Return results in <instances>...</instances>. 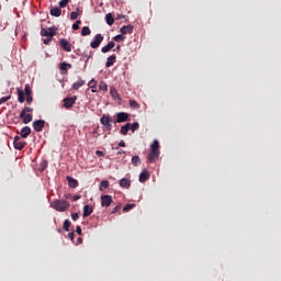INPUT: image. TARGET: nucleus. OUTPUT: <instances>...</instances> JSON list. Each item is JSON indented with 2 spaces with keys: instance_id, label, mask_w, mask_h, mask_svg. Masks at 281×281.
I'll return each instance as SVG.
<instances>
[{
  "instance_id": "39448f33",
  "label": "nucleus",
  "mask_w": 281,
  "mask_h": 281,
  "mask_svg": "<svg viewBox=\"0 0 281 281\" xmlns=\"http://www.w3.org/2000/svg\"><path fill=\"white\" fill-rule=\"evenodd\" d=\"M116 124H122L123 122H131V116L126 112L116 113V119L114 121Z\"/></svg>"
},
{
  "instance_id": "58836bf2",
  "label": "nucleus",
  "mask_w": 281,
  "mask_h": 281,
  "mask_svg": "<svg viewBox=\"0 0 281 281\" xmlns=\"http://www.w3.org/2000/svg\"><path fill=\"white\" fill-rule=\"evenodd\" d=\"M25 95H32V88H30L29 83L24 87Z\"/></svg>"
},
{
  "instance_id": "f8f14e48",
  "label": "nucleus",
  "mask_w": 281,
  "mask_h": 281,
  "mask_svg": "<svg viewBox=\"0 0 281 281\" xmlns=\"http://www.w3.org/2000/svg\"><path fill=\"white\" fill-rule=\"evenodd\" d=\"M20 120H23V124H30V122L33 120V116L32 114H25V112H21Z\"/></svg>"
},
{
  "instance_id": "49530a36",
  "label": "nucleus",
  "mask_w": 281,
  "mask_h": 281,
  "mask_svg": "<svg viewBox=\"0 0 281 281\" xmlns=\"http://www.w3.org/2000/svg\"><path fill=\"white\" fill-rule=\"evenodd\" d=\"M71 218L72 221H78V218H80V215L78 213H72Z\"/></svg>"
},
{
  "instance_id": "412c9836",
  "label": "nucleus",
  "mask_w": 281,
  "mask_h": 281,
  "mask_svg": "<svg viewBox=\"0 0 281 281\" xmlns=\"http://www.w3.org/2000/svg\"><path fill=\"white\" fill-rule=\"evenodd\" d=\"M121 188H125L126 190H128V188H131V181L126 178H122L119 182Z\"/></svg>"
},
{
  "instance_id": "6e6552de",
  "label": "nucleus",
  "mask_w": 281,
  "mask_h": 281,
  "mask_svg": "<svg viewBox=\"0 0 281 281\" xmlns=\"http://www.w3.org/2000/svg\"><path fill=\"white\" fill-rule=\"evenodd\" d=\"M27 143L25 140H21V137L15 136L13 140V146L15 150H23L25 148Z\"/></svg>"
},
{
  "instance_id": "0eeeda50",
  "label": "nucleus",
  "mask_w": 281,
  "mask_h": 281,
  "mask_svg": "<svg viewBox=\"0 0 281 281\" xmlns=\"http://www.w3.org/2000/svg\"><path fill=\"white\" fill-rule=\"evenodd\" d=\"M78 100L77 95L67 97L63 100L65 109H71Z\"/></svg>"
},
{
  "instance_id": "b1692460",
  "label": "nucleus",
  "mask_w": 281,
  "mask_h": 281,
  "mask_svg": "<svg viewBox=\"0 0 281 281\" xmlns=\"http://www.w3.org/2000/svg\"><path fill=\"white\" fill-rule=\"evenodd\" d=\"M128 131H131V123H126L121 127V135H128Z\"/></svg>"
},
{
  "instance_id": "79ce46f5",
  "label": "nucleus",
  "mask_w": 281,
  "mask_h": 281,
  "mask_svg": "<svg viewBox=\"0 0 281 281\" xmlns=\"http://www.w3.org/2000/svg\"><path fill=\"white\" fill-rule=\"evenodd\" d=\"M11 98V95L0 98V104H5V102H8V100H10Z\"/></svg>"
},
{
  "instance_id": "37998d69",
  "label": "nucleus",
  "mask_w": 281,
  "mask_h": 281,
  "mask_svg": "<svg viewBox=\"0 0 281 281\" xmlns=\"http://www.w3.org/2000/svg\"><path fill=\"white\" fill-rule=\"evenodd\" d=\"M34 110L32 108H24L21 113L27 114V113H32Z\"/></svg>"
},
{
  "instance_id": "680f3d73",
  "label": "nucleus",
  "mask_w": 281,
  "mask_h": 281,
  "mask_svg": "<svg viewBox=\"0 0 281 281\" xmlns=\"http://www.w3.org/2000/svg\"><path fill=\"white\" fill-rule=\"evenodd\" d=\"M57 232L60 234V232H63V229L59 228V229H57Z\"/></svg>"
},
{
  "instance_id": "a211bd4d",
  "label": "nucleus",
  "mask_w": 281,
  "mask_h": 281,
  "mask_svg": "<svg viewBox=\"0 0 281 281\" xmlns=\"http://www.w3.org/2000/svg\"><path fill=\"white\" fill-rule=\"evenodd\" d=\"M93 214V207H91L89 204H86L83 206V216L87 218V216H91Z\"/></svg>"
},
{
  "instance_id": "f3484780",
  "label": "nucleus",
  "mask_w": 281,
  "mask_h": 281,
  "mask_svg": "<svg viewBox=\"0 0 281 281\" xmlns=\"http://www.w3.org/2000/svg\"><path fill=\"white\" fill-rule=\"evenodd\" d=\"M77 54H78V56H82L83 58H87L86 63H89V58L93 57V52L89 50V48H88V50L83 52L82 54H80V53H77Z\"/></svg>"
},
{
  "instance_id": "aec40b11",
  "label": "nucleus",
  "mask_w": 281,
  "mask_h": 281,
  "mask_svg": "<svg viewBox=\"0 0 281 281\" xmlns=\"http://www.w3.org/2000/svg\"><path fill=\"white\" fill-rule=\"evenodd\" d=\"M16 91H18V100L20 104H23V102H25V92L20 88H18Z\"/></svg>"
},
{
  "instance_id": "6e6d98bb",
  "label": "nucleus",
  "mask_w": 281,
  "mask_h": 281,
  "mask_svg": "<svg viewBox=\"0 0 281 281\" xmlns=\"http://www.w3.org/2000/svg\"><path fill=\"white\" fill-rule=\"evenodd\" d=\"M72 201H80V195H74Z\"/></svg>"
},
{
  "instance_id": "2f4dec72",
  "label": "nucleus",
  "mask_w": 281,
  "mask_h": 281,
  "mask_svg": "<svg viewBox=\"0 0 281 281\" xmlns=\"http://www.w3.org/2000/svg\"><path fill=\"white\" fill-rule=\"evenodd\" d=\"M99 91H109V85H106L104 81H101L99 85Z\"/></svg>"
},
{
  "instance_id": "9d476101",
  "label": "nucleus",
  "mask_w": 281,
  "mask_h": 281,
  "mask_svg": "<svg viewBox=\"0 0 281 281\" xmlns=\"http://www.w3.org/2000/svg\"><path fill=\"white\" fill-rule=\"evenodd\" d=\"M33 128L36 133H41L45 128V121L36 120L33 122Z\"/></svg>"
},
{
  "instance_id": "603ef678",
  "label": "nucleus",
  "mask_w": 281,
  "mask_h": 281,
  "mask_svg": "<svg viewBox=\"0 0 281 281\" xmlns=\"http://www.w3.org/2000/svg\"><path fill=\"white\" fill-rule=\"evenodd\" d=\"M75 12H78V15L82 16V10H80V8H77Z\"/></svg>"
},
{
  "instance_id": "f704fd0d",
  "label": "nucleus",
  "mask_w": 281,
  "mask_h": 281,
  "mask_svg": "<svg viewBox=\"0 0 281 281\" xmlns=\"http://www.w3.org/2000/svg\"><path fill=\"white\" fill-rule=\"evenodd\" d=\"M130 106L131 109H139V103L135 100H130Z\"/></svg>"
},
{
  "instance_id": "a878e982",
  "label": "nucleus",
  "mask_w": 281,
  "mask_h": 281,
  "mask_svg": "<svg viewBox=\"0 0 281 281\" xmlns=\"http://www.w3.org/2000/svg\"><path fill=\"white\" fill-rule=\"evenodd\" d=\"M80 87H85V80L79 79L77 82H75L72 85V89H75V91H78V89H80Z\"/></svg>"
},
{
  "instance_id": "a18cd8bd",
  "label": "nucleus",
  "mask_w": 281,
  "mask_h": 281,
  "mask_svg": "<svg viewBox=\"0 0 281 281\" xmlns=\"http://www.w3.org/2000/svg\"><path fill=\"white\" fill-rule=\"evenodd\" d=\"M41 168H42V171L47 168V160H43V161L41 162Z\"/></svg>"
},
{
  "instance_id": "72a5a7b5",
  "label": "nucleus",
  "mask_w": 281,
  "mask_h": 281,
  "mask_svg": "<svg viewBox=\"0 0 281 281\" xmlns=\"http://www.w3.org/2000/svg\"><path fill=\"white\" fill-rule=\"evenodd\" d=\"M125 36L124 35H122V34H119V35H116V36H114L113 37V41L115 42V43H120L121 41H125Z\"/></svg>"
},
{
  "instance_id": "6ab92c4d",
  "label": "nucleus",
  "mask_w": 281,
  "mask_h": 281,
  "mask_svg": "<svg viewBox=\"0 0 281 281\" xmlns=\"http://www.w3.org/2000/svg\"><path fill=\"white\" fill-rule=\"evenodd\" d=\"M121 34H133V25H124L120 30Z\"/></svg>"
},
{
  "instance_id": "4d7b16f0",
  "label": "nucleus",
  "mask_w": 281,
  "mask_h": 281,
  "mask_svg": "<svg viewBox=\"0 0 281 281\" xmlns=\"http://www.w3.org/2000/svg\"><path fill=\"white\" fill-rule=\"evenodd\" d=\"M68 238H70L71 240H74L75 234H74V233H69V234H68Z\"/></svg>"
},
{
  "instance_id": "9b49d317",
  "label": "nucleus",
  "mask_w": 281,
  "mask_h": 281,
  "mask_svg": "<svg viewBox=\"0 0 281 281\" xmlns=\"http://www.w3.org/2000/svg\"><path fill=\"white\" fill-rule=\"evenodd\" d=\"M59 47L64 50V52H71V43H69L67 40L61 38L59 41Z\"/></svg>"
},
{
  "instance_id": "c03bdc74",
  "label": "nucleus",
  "mask_w": 281,
  "mask_h": 281,
  "mask_svg": "<svg viewBox=\"0 0 281 281\" xmlns=\"http://www.w3.org/2000/svg\"><path fill=\"white\" fill-rule=\"evenodd\" d=\"M120 210H122V206H121V205H116V206L112 210L111 214H117V212H120Z\"/></svg>"
},
{
  "instance_id": "5fc2aeb1",
  "label": "nucleus",
  "mask_w": 281,
  "mask_h": 281,
  "mask_svg": "<svg viewBox=\"0 0 281 281\" xmlns=\"http://www.w3.org/2000/svg\"><path fill=\"white\" fill-rule=\"evenodd\" d=\"M97 155H98L99 157H104V153H103V151H100V150H97Z\"/></svg>"
},
{
  "instance_id": "7c9ffc66",
  "label": "nucleus",
  "mask_w": 281,
  "mask_h": 281,
  "mask_svg": "<svg viewBox=\"0 0 281 281\" xmlns=\"http://www.w3.org/2000/svg\"><path fill=\"white\" fill-rule=\"evenodd\" d=\"M91 34V29L89 26H83L81 30V36H89Z\"/></svg>"
},
{
  "instance_id": "dca6fc26",
  "label": "nucleus",
  "mask_w": 281,
  "mask_h": 281,
  "mask_svg": "<svg viewBox=\"0 0 281 281\" xmlns=\"http://www.w3.org/2000/svg\"><path fill=\"white\" fill-rule=\"evenodd\" d=\"M115 60H117V56L111 55L110 57L106 58L105 67H113L115 65Z\"/></svg>"
},
{
  "instance_id": "f03ea898",
  "label": "nucleus",
  "mask_w": 281,
  "mask_h": 281,
  "mask_svg": "<svg viewBox=\"0 0 281 281\" xmlns=\"http://www.w3.org/2000/svg\"><path fill=\"white\" fill-rule=\"evenodd\" d=\"M50 207H53V210H56V212H67V210L71 207V204L67 200L60 199V200H54L50 203Z\"/></svg>"
},
{
  "instance_id": "8fccbe9b",
  "label": "nucleus",
  "mask_w": 281,
  "mask_h": 281,
  "mask_svg": "<svg viewBox=\"0 0 281 281\" xmlns=\"http://www.w3.org/2000/svg\"><path fill=\"white\" fill-rule=\"evenodd\" d=\"M76 232L79 236H82V228L80 226H77Z\"/></svg>"
},
{
  "instance_id": "09e8293b",
  "label": "nucleus",
  "mask_w": 281,
  "mask_h": 281,
  "mask_svg": "<svg viewBox=\"0 0 281 281\" xmlns=\"http://www.w3.org/2000/svg\"><path fill=\"white\" fill-rule=\"evenodd\" d=\"M34 99L32 98V94H29V95H26V102H27V104H32V101H33Z\"/></svg>"
},
{
  "instance_id": "c9c22d12",
  "label": "nucleus",
  "mask_w": 281,
  "mask_h": 281,
  "mask_svg": "<svg viewBox=\"0 0 281 281\" xmlns=\"http://www.w3.org/2000/svg\"><path fill=\"white\" fill-rule=\"evenodd\" d=\"M89 86H90V89H91L92 93H97L98 92V90L95 88V80H91L89 82Z\"/></svg>"
},
{
  "instance_id": "052dcab7",
  "label": "nucleus",
  "mask_w": 281,
  "mask_h": 281,
  "mask_svg": "<svg viewBox=\"0 0 281 281\" xmlns=\"http://www.w3.org/2000/svg\"><path fill=\"white\" fill-rule=\"evenodd\" d=\"M81 23H82V21L78 20L75 24L80 26Z\"/></svg>"
},
{
  "instance_id": "473e14b6",
  "label": "nucleus",
  "mask_w": 281,
  "mask_h": 281,
  "mask_svg": "<svg viewBox=\"0 0 281 281\" xmlns=\"http://www.w3.org/2000/svg\"><path fill=\"white\" fill-rule=\"evenodd\" d=\"M69 227H71V221L65 220L64 225H63V229L65 232H69Z\"/></svg>"
},
{
  "instance_id": "ea45409f",
  "label": "nucleus",
  "mask_w": 281,
  "mask_h": 281,
  "mask_svg": "<svg viewBox=\"0 0 281 281\" xmlns=\"http://www.w3.org/2000/svg\"><path fill=\"white\" fill-rule=\"evenodd\" d=\"M133 207H135V204H126L123 207V212H131V210H133Z\"/></svg>"
},
{
  "instance_id": "2eb2a0df",
  "label": "nucleus",
  "mask_w": 281,
  "mask_h": 281,
  "mask_svg": "<svg viewBox=\"0 0 281 281\" xmlns=\"http://www.w3.org/2000/svg\"><path fill=\"white\" fill-rule=\"evenodd\" d=\"M30 133H32V128H30V126H24L22 130H21V137L23 139H27V137H30Z\"/></svg>"
},
{
  "instance_id": "e2e57ef3",
  "label": "nucleus",
  "mask_w": 281,
  "mask_h": 281,
  "mask_svg": "<svg viewBox=\"0 0 281 281\" xmlns=\"http://www.w3.org/2000/svg\"><path fill=\"white\" fill-rule=\"evenodd\" d=\"M65 196H66V199H69L70 195L68 194V195H65Z\"/></svg>"
},
{
  "instance_id": "f257e3e1",
  "label": "nucleus",
  "mask_w": 281,
  "mask_h": 281,
  "mask_svg": "<svg viewBox=\"0 0 281 281\" xmlns=\"http://www.w3.org/2000/svg\"><path fill=\"white\" fill-rule=\"evenodd\" d=\"M160 145L159 140L155 139L153 144L150 145L149 155H148V161L149 164H153L159 159V155L161 153L159 151Z\"/></svg>"
},
{
  "instance_id": "de8ad7c7",
  "label": "nucleus",
  "mask_w": 281,
  "mask_h": 281,
  "mask_svg": "<svg viewBox=\"0 0 281 281\" xmlns=\"http://www.w3.org/2000/svg\"><path fill=\"white\" fill-rule=\"evenodd\" d=\"M52 38L53 37H47V38L43 40L44 45H49V43H52Z\"/></svg>"
},
{
  "instance_id": "13d9d810",
  "label": "nucleus",
  "mask_w": 281,
  "mask_h": 281,
  "mask_svg": "<svg viewBox=\"0 0 281 281\" xmlns=\"http://www.w3.org/2000/svg\"><path fill=\"white\" fill-rule=\"evenodd\" d=\"M72 30H80V26H78V24H72Z\"/></svg>"
},
{
  "instance_id": "cd10ccee",
  "label": "nucleus",
  "mask_w": 281,
  "mask_h": 281,
  "mask_svg": "<svg viewBox=\"0 0 281 281\" xmlns=\"http://www.w3.org/2000/svg\"><path fill=\"white\" fill-rule=\"evenodd\" d=\"M71 64H67L65 61H63L61 64H59V69L60 71H67V69H71Z\"/></svg>"
},
{
  "instance_id": "393cba45",
  "label": "nucleus",
  "mask_w": 281,
  "mask_h": 281,
  "mask_svg": "<svg viewBox=\"0 0 281 281\" xmlns=\"http://www.w3.org/2000/svg\"><path fill=\"white\" fill-rule=\"evenodd\" d=\"M67 181L69 188H76L78 186V180L74 179L72 177L67 176Z\"/></svg>"
},
{
  "instance_id": "a19ab883",
  "label": "nucleus",
  "mask_w": 281,
  "mask_h": 281,
  "mask_svg": "<svg viewBox=\"0 0 281 281\" xmlns=\"http://www.w3.org/2000/svg\"><path fill=\"white\" fill-rule=\"evenodd\" d=\"M78 16H80V15L78 14L77 11H72V12L70 13V20H71V21H76V19H78Z\"/></svg>"
},
{
  "instance_id": "c756f323",
  "label": "nucleus",
  "mask_w": 281,
  "mask_h": 281,
  "mask_svg": "<svg viewBox=\"0 0 281 281\" xmlns=\"http://www.w3.org/2000/svg\"><path fill=\"white\" fill-rule=\"evenodd\" d=\"M106 188H109V181H106V180L101 181L100 187H99L100 192H104V190H106Z\"/></svg>"
},
{
  "instance_id": "7ed1b4c3",
  "label": "nucleus",
  "mask_w": 281,
  "mask_h": 281,
  "mask_svg": "<svg viewBox=\"0 0 281 281\" xmlns=\"http://www.w3.org/2000/svg\"><path fill=\"white\" fill-rule=\"evenodd\" d=\"M56 32H58V27H56V26H50L48 29H42L41 36L54 38V36H56Z\"/></svg>"
},
{
  "instance_id": "423d86ee",
  "label": "nucleus",
  "mask_w": 281,
  "mask_h": 281,
  "mask_svg": "<svg viewBox=\"0 0 281 281\" xmlns=\"http://www.w3.org/2000/svg\"><path fill=\"white\" fill-rule=\"evenodd\" d=\"M102 41H104V36H102V34H97L90 43V47L92 49H98V47H100L102 44Z\"/></svg>"
},
{
  "instance_id": "ddd939ff",
  "label": "nucleus",
  "mask_w": 281,
  "mask_h": 281,
  "mask_svg": "<svg viewBox=\"0 0 281 281\" xmlns=\"http://www.w3.org/2000/svg\"><path fill=\"white\" fill-rule=\"evenodd\" d=\"M150 179V173L148 170H143L139 175V182L145 183V181H148Z\"/></svg>"
},
{
  "instance_id": "4be33fe9",
  "label": "nucleus",
  "mask_w": 281,
  "mask_h": 281,
  "mask_svg": "<svg viewBox=\"0 0 281 281\" xmlns=\"http://www.w3.org/2000/svg\"><path fill=\"white\" fill-rule=\"evenodd\" d=\"M63 14V10L60 9V7H55L53 9H50V16H60Z\"/></svg>"
},
{
  "instance_id": "1a4fd4ad",
  "label": "nucleus",
  "mask_w": 281,
  "mask_h": 281,
  "mask_svg": "<svg viewBox=\"0 0 281 281\" xmlns=\"http://www.w3.org/2000/svg\"><path fill=\"white\" fill-rule=\"evenodd\" d=\"M111 203H113V196L101 195V207H111Z\"/></svg>"
},
{
  "instance_id": "e433bc0d",
  "label": "nucleus",
  "mask_w": 281,
  "mask_h": 281,
  "mask_svg": "<svg viewBox=\"0 0 281 281\" xmlns=\"http://www.w3.org/2000/svg\"><path fill=\"white\" fill-rule=\"evenodd\" d=\"M138 128H139V123L135 122L131 124L130 131H132V133H135V131H137Z\"/></svg>"
},
{
  "instance_id": "bb28decb",
  "label": "nucleus",
  "mask_w": 281,
  "mask_h": 281,
  "mask_svg": "<svg viewBox=\"0 0 281 281\" xmlns=\"http://www.w3.org/2000/svg\"><path fill=\"white\" fill-rule=\"evenodd\" d=\"M105 21L108 25H113V23H115V19H113V14L111 13L105 14Z\"/></svg>"
},
{
  "instance_id": "20e7f679",
  "label": "nucleus",
  "mask_w": 281,
  "mask_h": 281,
  "mask_svg": "<svg viewBox=\"0 0 281 281\" xmlns=\"http://www.w3.org/2000/svg\"><path fill=\"white\" fill-rule=\"evenodd\" d=\"M100 122L106 128V131L113 130V125L111 124V122H113V117L106 114H103L102 117L100 119Z\"/></svg>"
},
{
  "instance_id": "c85d7f7f",
  "label": "nucleus",
  "mask_w": 281,
  "mask_h": 281,
  "mask_svg": "<svg viewBox=\"0 0 281 281\" xmlns=\"http://www.w3.org/2000/svg\"><path fill=\"white\" fill-rule=\"evenodd\" d=\"M132 164H133V166L142 165V158H139V156H133L132 157Z\"/></svg>"
},
{
  "instance_id": "3c124183",
  "label": "nucleus",
  "mask_w": 281,
  "mask_h": 281,
  "mask_svg": "<svg viewBox=\"0 0 281 281\" xmlns=\"http://www.w3.org/2000/svg\"><path fill=\"white\" fill-rule=\"evenodd\" d=\"M119 147H120V148H125V147H126V143H125L124 140H121V142L119 143Z\"/></svg>"
},
{
  "instance_id": "bf43d9fd",
  "label": "nucleus",
  "mask_w": 281,
  "mask_h": 281,
  "mask_svg": "<svg viewBox=\"0 0 281 281\" xmlns=\"http://www.w3.org/2000/svg\"><path fill=\"white\" fill-rule=\"evenodd\" d=\"M124 153H126V151H124V150L120 149V150L116 153V155H117V156H120V155H124Z\"/></svg>"
},
{
  "instance_id": "5701e85b",
  "label": "nucleus",
  "mask_w": 281,
  "mask_h": 281,
  "mask_svg": "<svg viewBox=\"0 0 281 281\" xmlns=\"http://www.w3.org/2000/svg\"><path fill=\"white\" fill-rule=\"evenodd\" d=\"M110 95L113 98V100H120V92H117L115 87L110 88Z\"/></svg>"
},
{
  "instance_id": "864d4df0",
  "label": "nucleus",
  "mask_w": 281,
  "mask_h": 281,
  "mask_svg": "<svg viewBox=\"0 0 281 281\" xmlns=\"http://www.w3.org/2000/svg\"><path fill=\"white\" fill-rule=\"evenodd\" d=\"M122 50V46L121 45H117L116 47H115V49H113V52H121Z\"/></svg>"
},
{
  "instance_id": "4468645a",
  "label": "nucleus",
  "mask_w": 281,
  "mask_h": 281,
  "mask_svg": "<svg viewBox=\"0 0 281 281\" xmlns=\"http://www.w3.org/2000/svg\"><path fill=\"white\" fill-rule=\"evenodd\" d=\"M113 47H115V42L111 41L108 43V45H105L101 48V52H102V54H109V52H111V49H113Z\"/></svg>"
},
{
  "instance_id": "0e129e2a",
  "label": "nucleus",
  "mask_w": 281,
  "mask_h": 281,
  "mask_svg": "<svg viewBox=\"0 0 281 281\" xmlns=\"http://www.w3.org/2000/svg\"><path fill=\"white\" fill-rule=\"evenodd\" d=\"M0 10H1V4H0Z\"/></svg>"
},
{
  "instance_id": "4c0bfd02",
  "label": "nucleus",
  "mask_w": 281,
  "mask_h": 281,
  "mask_svg": "<svg viewBox=\"0 0 281 281\" xmlns=\"http://www.w3.org/2000/svg\"><path fill=\"white\" fill-rule=\"evenodd\" d=\"M69 1H71V0H61V1H59V8H67V5H69Z\"/></svg>"
}]
</instances>
